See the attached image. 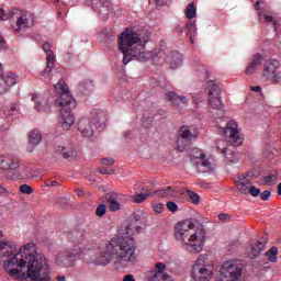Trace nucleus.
Wrapping results in <instances>:
<instances>
[{
  "mask_svg": "<svg viewBox=\"0 0 281 281\" xmlns=\"http://www.w3.org/2000/svg\"><path fill=\"white\" fill-rule=\"evenodd\" d=\"M36 100V101H35ZM32 101H35V111L38 113H50L52 102L49 101V94L45 97H40L37 94L32 95Z\"/></svg>",
  "mask_w": 281,
  "mask_h": 281,
  "instance_id": "nucleus-16",
  "label": "nucleus"
},
{
  "mask_svg": "<svg viewBox=\"0 0 281 281\" xmlns=\"http://www.w3.org/2000/svg\"><path fill=\"white\" fill-rule=\"evenodd\" d=\"M248 194H250V196H260V189L250 186V189L248 190Z\"/></svg>",
  "mask_w": 281,
  "mask_h": 281,
  "instance_id": "nucleus-46",
  "label": "nucleus"
},
{
  "mask_svg": "<svg viewBox=\"0 0 281 281\" xmlns=\"http://www.w3.org/2000/svg\"><path fill=\"white\" fill-rule=\"evenodd\" d=\"M207 233L203 225L194 229V223L186 220L178 222L175 226V238L181 243L183 249L189 254H201L205 247Z\"/></svg>",
  "mask_w": 281,
  "mask_h": 281,
  "instance_id": "nucleus-4",
  "label": "nucleus"
},
{
  "mask_svg": "<svg viewBox=\"0 0 281 281\" xmlns=\"http://www.w3.org/2000/svg\"><path fill=\"white\" fill-rule=\"evenodd\" d=\"M166 271V263L164 262H156L155 269L149 270L147 273L148 281H172V277Z\"/></svg>",
  "mask_w": 281,
  "mask_h": 281,
  "instance_id": "nucleus-14",
  "label": "nucleus"
},
{
  "mask_svg": "<svg viewBox=\"0 0 281 281\" xmlns=\"http://www.w3.org/2000/svg\"><path fill=\"white\" fill-rule=\"evenodd\" d=\"M80 254H82L81 247L70 248L68 250L60 251L55 258V265L61 268L74 267Z\"/></svg>",
  "mask_w": 281,
  "mask_h": 281,
  "instance_id": "nucleus-9",
  "label": "nucleus"
},
{
  "mask_svg": "<svg viewBox=\"0 0 281 281\" xmlns=\"http://www.w3.org/2000/svg\"><path fill=\"white\" fill-rule=\"evenodd\" d=\"M79 91H81L83 95H89V93L93 91V81H82L79 85Z\"/></svg>",
  "mask_w": 281,
  "mask_h": 281,
  "instance_id": "nucleus-33",
  "label": "nucleus"
},
{
  "mask_svg": "<svg viewBox=\"0 0 281 281\" xmlns=\"http://www.w3.org/2000/svg\"><path fill=\"white\" fill-rule=\"evenodd\" d=\"M0 49H8V43L1 35H0Z\"/></svg>",
  "mask_w": 281,
  "mask_h": 281,
  "instance_id": "nucleus-51",
  "label": "nucleus"
},
{
  "mask_svg": "<svg viewBox=\"0 0 281 281\" xmlns=\"http://www.w3.org/2000/svg\"><path fill=\"white\" fill-rule=\"evenodd\" d=\"M194 36L195 35H189V41L192 45H194Z\"/></svg>",
  "mask_w": 281,
  "mask_h": 281,
  "instance_id": "nucleus-61",
  "label": "nucleus"
},
{
  "mask_svg": "<svg viewBox=\"0 0 281 281\" xmlns=\"http://www.w3.org/2000/svg\"><path fill=\"white\" fill-rule=\"evenodd\" d=\"M146 43H148V35L144 32H135L134 30H125L119 37V52L123 53V65H128L133 58L139 63H146L153 58L154 63H159L157 58H162L172 69L181 67L183 56L177 50H172L167 57L164 52L153 53L146 50Z\"/></svg>",
  "mask_w": 281,
  "mask_h": 281,
  "instance_id": "nucleus-2",
  "label": "nucleus"
},
{
  "mask_svg": "<svg viewBox=\"0 0 281 281\" xmlns=\"http://www.w3.org/2000/svg\"><path fill=\"white\" fill-rule=\"evenodd\" d=\"M106 214V205L100 204L97 206L95 215L99 216V218H102Z\"/></svg>",
  "mask_w": 281,
  "mask_h": 281,
  "instance_id": "nucleus-42",
  "label": "nucleus"
},
{
  "mask_svg": "<svg viewBox=\"0 0 281 281\" xmlns=\"http://www.w3.org/2000/svg\"><path fill=\"white\" fill-rule=\"evenodd\" d=\"M2 112L7 117H12V115H16L19 113V109H16V103H10L2 108Z\"/></svg>",
  "mask_w": 281,
  "mask_h": 281,
  "instance_id": "nucleus-32",
  "label": "nucleus"
},
{
  "mask_svg": "<svg viewBox=\"0 0 281 281\" xmlns=\"http://www.w3.org/2000/svg\"><path fill=\"white\" fill-rule=\"evenodd\" d=\"M187 36H196V23L191 21L187 22Z\"/></svg>",
  "mask_w": 281,
  "mask_h": 281,
  "instance_id": "nucleus-39",
  "label": "nucleus"
},
{
  "mask_svg": "<svg viewBox=\"0 0 281 281\" xmlns=\"http://www.w3.org/2000/svg\"><path fill=\"white\" fill-rule=\"evenodd\" d=\"M57 281H66L65 276H58V277H57Z\"/></svg>",
  "mask_w": 281,
  "mask_h": 281,
  "instance_id": "nucleus-62",
  "label": "nucleus"
},
{
  "mask_svg": "<svg viewBox=\"0 0 281 281\" xmlns=\"http://www.w3.org/2000/svg\"><path fill=\"white\" fill-rule=\"evenodd\" d=\"M13 15L16 18V22L13 25V32L15 34H23V32L34 26V14L29 11L15 9Z\"/></svg>",
  "mask_w": 281,
  "mask_h": 281,
  "instance_id": "nucleus-7",
  "label": "nucleus"
},
{
  "mask_svg": "<svg viewBox=\"0 0 281 281\" xmlns=\"http://www.w3.org/2000/svg\"><path fill=\"white\" fill-rule=\"evenodd\" d=\"M86 236H87V232H85V229H76L71 232L70 241L75 244L74 249H76V247H80V245L85 243Z\"/></svg>",
  "mask_w": 281,
  "mask_h": 281,
  "instance_id": "nucleus-26",
  "label": "nucleus"
},
{
  "mask_svg": "<svg viewBox=\"0 0 281 281\" xmlns=\"http://www.w3.org/2000/svg\"><path fill=\"white\" fill-rule=\"evenodd\" d=\"M54 89L59 97L56 100V104L59 105L60 109V124L65 131H69L76 119L74 117V113H71V109H76V100L71 97V92H69V88L65 80H59L58 83L54 85Z\"/></svg>",
  "mask_w": 281,
  "mask_h": 281,
  "instance_id": "nucleus-5",
  "label": "nucleus"
},
{
  "mask_svg": "<svg viewBox=\"0 0 281 281\" xmlns=\"http://www.w3.org/2000/svg\"><path fill=\"white\" fill-rule=\"evenodd\" d=\"M42 49L46 54V68L44 69V76H49V74H52V69H54V63H56V55H54V50H52V45H49V43H44Z\"/></svg>",
  "mask_w": 281,
  "mask_h": 281,
  "instance_id": "nucleus-18",
  "label": "nucleus"
},
{
  "mask_svg": "<svg viewBox=\"0 0 281 281\" xmlns=\"http://www.w3.org/2000/svg\"><path fill=\"white\" fill-rule=\"evenodd\" d=\"M260 3H262L260 0H258L255 4V10L259 12V21H263V23H272L276 27V30H280V24L278 21H274V19L271 15L265 14L263 11H260Z\"/></svg>",
  "mask_w": 281,
  "mask_h": 281,
  "instance_id": "nucleus-25",
  "label": "nucleus"
},
{
  "mask_svg": "<svg viewBox=\"0 0 281 281\" xmlns=\"http://www.w3.org/2000/svg\"><path fill=\"white\" fill-rule=\"evenodd\" d=\"M43 140V136L41 135V132L38 130H33L29 134V144L30 146H38L41 142Z\"/></svg>",
  "mask_w": 281,
  "mask_h": 281,
  "instance_id": "nucleus-30",
  "label": "nucleus"
},
{
  "mask_svg": "<svg viewBox=\"0 0 281 281\" xmlns=\"http://www.w3.org/2000/svg\"><path fill=\"white\" fill-rule=\"evenodd\" d=\"M187 194H188L189 199L191 200V202L194 203V205H199V203H201V196L198 195L196 192L188 190Z\"/></svg>",
  "mask_w": 281,
  "mask_h": 281,
  "instance_id": "nucleus-40",
  "label": "nucleus"
},
{
  "mask_svg": "<svg viewBox=\"0 0 281 281\" xmlns=\"http://www.w3.org/2000/svg\"><path fill=\"white\" fill-rule=\"evenodd\" d=\"M101 164H103V166H113L115 160L113 158H102Z\"/></svg>",
  "mask_w": 281,
  "mask_h": 281,
  "instance_id": "nucleus-48",
  "label": "nucleus"
},
{
  "mask_svg": "<svg viewBox=\"0 0 281 281\" xmlns=\"http://www.w3.org/2000/svg\"><path fill=\"white\" fill-rule=\"evenodd\" d=\"M154 212H156V214H161V212H164V204L161 203H157L154 204Z\"/></svg>",
  "mask_w": 281,
  "mask_h": 281,
  "instance_id": "nucleus-49",
  "label": "nucleus"
},
{
  "mask_svg": "<svg viewBox=\"0 0 281 281\" xmlns=\"http://www.w3.org/2000/svg\"><path fill=\"white\" fill-rule=\"evenodd\" d=\"M209 98L221 95V88L214 83V81H209L206 87Z\"/></svg>",
  "mask_w": 281,
  "mask_h": 281,
  "instance_id": "nucleus-31",
  "label": "nucleus"
},
{
  "mask_svg": "<svg viewBox=\"0 0 281 281\" xmlns=\"http://www.w3.org/2000/svg\"><path fill=\"white\" fill-rule=\"evenodd\" d=\"M100 175H113V171L108 169H101Z\"/></svg>",
  "mask_w": 281,
  "mask_h": 281,
  "instance_id": "nucleus-56",
  "label": "nucleus"
},
{
  "mask_svg": "<svg viewBox=\"0 0 281 281\" xmlns=\"http://www.w3.org/2000/svg\"><path fill=\"white\" fill-rule=\"evenodd\" d=\"M209 105L211 106V109H222L223 101L221 100V95L209 97Z\"/></svg>",
  "mask_w": 281,
  "mask_h": 281,
  "instance_id": "nucleus-35",
  "label": "nucleus"
},
{
  "mask_svg": "<svg viewBox=\"0 0 281 281\" xmlns=\"http://www.w3.org/2000/svg\"><path fill=\"white\" fill-rule=\"evenodd\" d=\"M100 124V113H97L91 120L82 117L78 121V131L83 137H92L93 126Z\"/></svg>",
  "mask_w": 281,
  "mask_h": 281,
  "instance_id": "nucleus-13",
  "label": "nucleus"
},
{
  "mask_svg": "<svg viewBox=\"0 0 281 281\" xmlns=\"http://www.w3.org/2000/svg\"><path fill=\"white\" fill-rule=\"evenodd\" d=\"M1 76H4V75H3V64L0 63V78Z\"/></svg>",
  "mask_w": 281,
  "mask_h": 281,
  "instance_id": "nucleus-63",
  "label": "nucleus"
},
{
  "mask_svg": "<svg viewBox=\"0 0 281 281\" xmlns=\"http://www.w3.org/2000/svg\"><path fill=\"white\" fill-rule=\"evenodd\" d=\"M192 277L195 281H210L212 280V270L205 266V256L200 255L192 267Z\"/></svg>",
  "mask_w": 281,
  "mask_h": 281,
  "instance_id": "nucleus-10",
  "label": "nucleus"
},
{
  "mask_svg": "<svg viewBox=\"0 0 281 281\" xmlns=\"http://www.w3.org/2000/svg\"><path fill=\"white\" fill-rule=\"evenodd\" d=\"M55 153L57 155H61L64 159H69L76 155V150L74 149V145H68L67 147L61 145L55 146Z\"/></svg>",
  "mask_w": 281,
  "mask_h": 281,
  "instance_id": "nucleus-28",
  "label": "nucleus"
},
{
  "mask_svg": "<svg viewBox=\"0 0 281 281\" xmlns=\"http://www.w3.org/2000/svg\"><path fill=\"white\" fill-rule=\"evenodd\" d=\"M251 91L259 92L262 91V88L260 86H254L251 87Z\"/></svg>",
  "mask_w": 281,
  "mask_h": 281,
  "instance_id": "nucleus-59",
  "label": "nucleus"
},
{
  "mask_svg": "<svg viewBox=\"0 0 281 281\" xmlns=\"http://www.w3.org/2000/svg\"><path fill=\"white\" fill-rule=\"evenodd\" d=\"M205 157V154L200 148H193L190 151V158L196 159V161H201L202 158Z\"/></svg>",
  "mask_w": 281,
  "mask_h": 281,
  "instance_id": "nucleus-37",
  "label": "nucleus"
},
{
  "mask_svg": "<svg viewBox=\"0 0 281 281\" xmlns=\"http://www.w3.org/2000/svg\"><path fill=\"white\" fill-rule=\"evenodd\" d=\"M143 190L145 191V193H138L133 196L134 203H144V201H146V199L150 196V189L143 187Z\"/></svg>",
  "mask_w": 281,
  "mask_h": 281,
  "instance_id": "nucleus-34",
  "label": "nucleus"
},
{
  "mask_svg": "<svg viewBox=\"0 0 281 281\" xmlns=\"http://www.w3.org/2000/svg\"><path fill=\"white\" fill-rule=\"evenodd\" d=\"M0 20H5V11L3 9H0Z\"/></svg>",
  "mask_w": 281,
  "mask_h": 281,
  "instance_id": "nucleus-60",
  "label": "nucleus"
},
{
  "mask_svg": "<svg viewBox=\"0 0 281 281\" xmlns=\"http://www.w3.org/2000/svg\"><path fill=\"white\" fill-rule=\"evenodd\" d=\"M123 281H135V278L133 277V274H127L123 278Z\"/></svg>",
  "mask_w": 281,
  "mask_h": 281,
  "instance_id": "nucleus-55",
  "label": "nucleus"
},
{
  "mask_svg": "<svg viewBox=\"0 0 281 281\" xmlns=\"http://www.w3.org/2000/svg\"><path fill=\"white\" fill-rule=\"evenodd\" d=\"M180 194H181V191H179V189L172 188V187H167V188L156 191V196H160V199H166L168 196L170 199H179Z\"/></svg>",
  "mask_w": 281,
  "mask_h": 281,
  "instance_id": "nucleus-22",
  "label": "nucleus"
},
{
  "mask_svg": "<svg viewBox=\"0 0 281 281\" xmlns=\"http://www.w3.org/2000/svg\"><path fill=\"white\" fill-rule=\"evenodd\" d=\"M218 218H220V221H227V218H229V215H227V214H220Z\"/></svg>",
  "mask_w": 281,
  "mask_h": 281,
  "instance_id": "nucleus-58",
  "label": "nucleus"
},
{
  "mask_svg": "<svg viewBox=\"0 0 281 281\" xmlns=\"http://www.w3.org/2000/svg\"><path fill=\"white\" fill-rule=\"evenodd\" d=\"M8 194H10V191L0 184V196H8Z\"/></svg>",
  "mask_w": 281,
  "mask_h": 281,
  "instance_id": "nucleus-53",
  "label": "nucleus"
},
{
  "mask_svg": "<svg viewBox=\"0 0 281 281\" xmlns=\"http://www.w3.org/2000/svg\"><path fill=\"white\" fill-rule=\"evenodd\" d=\"M184 14L187 19H194L196 16V5H194V2L188 4Z\"/></svg>",
  "mask_w": 281,
  "mask_h": 281,
  "instance_id": "nucleus-36",
  "label": "nucleus"
},
{
  "mask_svg": "<svg viewBox=\"0 0 281 281\" xmlns=\"http://www.w3.org/2000/svg\"><path fill=\"white\" fill-rule=\"evenodd\" d=\"M19 82V77L14 72H5L0 77V95L9 92Z\"/></svg>",
  "mask_w": 281,
  "mask_h": 281,
  "instance_id": "nucleus-15",
  "label": "nucleus"
},
{
  "mask_svg": "<svg viewBox=\"0 0 281 281\" xmlns=\"http://www.w3.org/2000/svg\"><path fill=\"white\" fill-rule=\"evenodd\" d=\"M241 177H247L251 181L252 179H256V177L258 176L254 171H248L246 175H241Z\"/></svg>",
  "mask_w": 281,
  "mask_h": 281,
  "instance_id": "nucleus-52",
  "label": "nucleus"
},
{
  "mask_svg": "<svg viewBox=\"0 0 281 281\" xmlns=\"http://www.w3.org/2000/svg\"><path fill=\"white\" fill-rule=\"evenodd\" d=\"M262 76L270 82H280V61L277 59H269L263 64Z\"/></svg>",
  "mask_w": 281,
  "mask_h": 281,
  "instance_id": "nucleus-11",
  "label": "nucleus"
},
{
  "mask_svg": "<svg viewBox=\"0 0 281 281\" xmlns=\"http://www.w3.org/2000/svg\"><path fill=\"white\" fill-rule=\"evenodd\" d=\"M216 113L214 115L215 120L216 119H221L225 115V112L220 108V109H215Z\"/></svg>",
  "mask_w": 281,
  "mask_h": 281,
  "instance_id": "nucleus-50",
  "label": "nucleus"
},
{
  "mask_svg": "<svg viewBox=\"0 0 281 281\" xmlns=\"http://www.w3.org/2000/svg\"><path fill=\"white\" fill-rule=\"evenodd\" d=\"M214 160L207 158L206 156L198 161H195L198 172H214Z\"/></svg>",
  "mask_w": 281,
  "mask_h": 281,
  "instance_id": "nucleus-21",
  "label": "nucleus"
},
{
  "mask_svg": "<svg viewBox=\"0 0 281 281\" xmlns=\"http://www.w3.org/2000/svg\"><path fill=\"white\" fill-rule=\"evenodd\" d=\"M108 203L110 205L111 212H117L120 210L121 205L120 202H117V193L116 192H110L106 194Z\"/></svg>",
  "mask_w": 281,
  "mask_h": 281,
  "instance_id": "nucleus-29",
  "label": "nucleus"
},
{
  "mask_svg": "<svg viewBox=\"0 0 281 281\" xmlns=\"http://www.w3.org/2000/svg\"><path fill=\"white\" fill-rule=\"evenodd\" d=\"M20 192H22V194H33L34 189L30 184H22L20 186Z\"/></svg>",
  "mask_w": 281,
  "mask_h": 281,
  "instance_id": "nucleus-43",
  "label": "nucleus"
},
{
  "mask_svg": "<svg viewBox=\"0 0 281 281\" xmlns=\"http://www.w3.org/2000/svg\"><path fill=\"white\" fill-rule=\"evenodd\" d=\"M21 162L12 155L0 156V170H19Z\"/></svg>",
  "mask_w": 281,
  "mask_h": 281,
  "instance_id": "nucleus-17",
  "label": "nucleus"
},
{
  "mask_svg": "<svg viewBox=\"0 0 281 281\" xmlns=\"http://www.w3.org/2000/svg\"><path fill=\"white\" fill-rule=\"evenodd\" d=\"M59 183L56 180H46L43 184V188H56Z\"/></svg>",
  "mask_w": 281,
  "mask_h": 281,
  "instance_id": "nucleus-44",
  "label": "nucleus"
},
{
  "mask_svg": "<svg viewBox=\"0 0 281 281\" xmlns=\"http://www.w3.org/2000/svg\"><path fill=\"white\" fill-rule=\"evenodd\" d=\"M0 238L3 233L0 231ZM0 258H7L4 261V271L11 278H21V270L27 267L26 277L31 281H52L49 276V263L45 255L36 251V245L29 243L16 252L14 241L0 240Z\"/></svg>",
  "mask_w": 281,
  "mask_h": 281,
  "instance_id": "nucleus-1",
  "label": "nucleus"
},
{
  "mask_svg": "<svg viewBox=\"0 0 281 281\" xmlns=\"http://www.w3.org/2000/svg\"><path fill=\"white\" fill-rule=\"evenodd\" d=\"M166 100L171 102L173 106H179V104H188V98L186 95H179L176 92L169 91L166 93Z\"/></svg>",
  "mask_w": 281,
  "mask_h": 281,
  "instance_id": "nucleus-27",
  "label": "nucleus"
},
{
  "mask_svg": "<svg viewBox=\"0 0 281 281\" xmlns=\"http://www.w3.org/2000/svg\"><path fill=\"white\" fill-rule=\"evenodd\" d=\"M75 192L79 196H85V191L82 189H76Z\"/></svg>",
  "mask_w": 281,
  "mask_h": 281,
  "instance_id": "nucleus-57",
  "label": "nucleus"
},
{
  "mask_svg": "<svg viewBox=\"0 0 281 281\" xmlns=\"http://www.w3.org/2000/svg\"><path fill=\"white\" fill-rule=\"evenodd\" d=\"M243 276V263L240 260H229L224 262L216 278L217 281H240Z\"/></svg>",
  "mask_w": 281,
  "mask_h": 281,
  "instance_id": "nucleus-6",
  "label": "nucleus"
},
{
  "mask_svg": "<svg viewBox=\"0 0 281 281\" xmlns=\"http://www.w3.org/2000/svg\"><path fill=\"white\" fill-rule=\"evenodd\" d=\"M88 5H91L94 12L104 14V16H109V12H111V2L109 0H88Z\"/></svg>",
  "mask_w": 281,
  "mask_h": 281,
  "instance_id": "nucleus-19",
  "label": "nucleus"
},
{
  "mask_svg": "<svg viewBox=\"0 0 281 281\" xmlns=\"http://www.w3.org/2000/svg\"><path fill=\"white\" fill-rule=\"evenodd\" d=\"M265 245H267V241L265 239L251 241L249 247L247 248L248 258H258V256L262 254Z\"/></svg>",
  "mask_w": 281,
  "mask_h": 281,
  "instance_id": "nucleus-20",
  "label": "nucleus"
},
{
  "mask_svg": "<svg viewBox=\"0 0 281 281\" xmlns=\"http://www.w3.org/2000/svg\"><path fill=\"white\" fill-rule=\"evenodd\" d=\"M263 186H276V181H278L277 175H269L261 179Z\"/></svg>",
  "mask_w": 281,
  "mask_h": 281,
  "instance_id": "nucleus-38",
  "label": "nucleus"
},
{
  "mask_svg": "<svg viewBox=\"0 0 281 281\" xmlns=\"http://www.w3.org/2000/svg\"><path fill=\"white\" fill-rule=\"evenodd\" d=\"M156 5H166L168 3V0H154Z\"/></svg>",
  "mask_w": 281,
  "mask_h": 281,
  "instance_id": "nucleus-54",
  "label": "nucleus"
},
{
  "mask_svg": "<svg viewBox=\"0 0 281 281\" xmlns=\"http://www.w3.org/2000/svg\"><path fill=\"white\" fill-rule=\"evenodd\" d=\"M262 65V55L260 54H255L251 61L248 64L245 74L246 76H251L254 72Z\"/></svg>",
  "mask_w": 281,
  "mask_h": 281,
  "instance_id": "nucleus-24",
  "label": "nucleus"
},
{
  "mask_svg": "<svg viewBox=\"0 0 281 281\" xmlns=\"http://www.w3.org/2000/svg\"><path fill=\"white\" fill-rule=\"evenodd\" d=\"M235 186L240 194H248L251 188V179H248L245 176H239L238 180L235 182Z\"/></svg>",
  "mask_w": 281,
  "mask_h": 281,
  "instance_id": "nucleus-23",
  "label": "nucleus"
},
{
  "mask_svg": "<svg viewBox=\"0 0 281 281\" xmlns=\"http://www.w3.org/2000/svg\"><path fill=\"white\" fill-rule=\"evenodd\" d=\"M267 256L270 262H276V260H278V249L276 247L270 248L267 251Z\"/></svg>",
  "mask_w": 281,
  "mask_h": 281,
  "instance_id": "nucleus-41",
  "label": "nucleus"
},
{
  "mask_svg": "<svg viewBox=\"0 0 281 281\" xmlns=\"http://www.w3.org/2000/svg\"><path fill=\"white\" fill-rule=\"evenodd\" d=\"M142 226L130 224L125 227V232L121 236H115L105 244L99 246V254L94 260L95 265L106 267L110 262L128 267L137 260V246L135 245V234H140Z\"/></svg>",
  "mask_w": 281,
  "mask_h": 281,
  "instance_id": "nucleus-3",
  "label": "nucleus"
},
{
  "mask_svg": "<svg viewBox=\"0 0 281 281\" xmlns=\"http://www.w3.org/2000/svg\"><path fill=\"white\" fill-rule=\"evenodd\" d=\"M261 201H269V196H271V191L265 190L262 193H259Z\"/></svg>",
  "mask_w": 281,
  "mask_h": 281,
  "instance_id": "nucleus-47",
  "label": "nucleus"
},
{
  "mask_svg": "<svg viewBox=\"0 0 281 281\" xmlns=\"http://www.w3.org/2000/svg\"><path fill=\"white\" fill-rule=\"evenodd\" d=\"M225 142L232 146H240L243 144V136L238 132V124L234 121H229L224 130Z\"/></svg>",
  "mask_w": 281,
  "mask_h": 281,
  "instance_id": "nucleus-12",
  "label": "nucleus"
},
{
  "mask_svg": "<svg viewBox=\"0 0 281 281\" xmlns=\"http://www.w3.org/2000/svg\"><path fill=\"white\" fill-rule=\"evenodd\" d=\"M199 135V128L194 125H182L178 132V143L177 150L183 153L190 144H192V139Z\"/></svg>",
  "mask_w": 281,
  "mask_h": 281,
  "instance_id": "nucleus-8",
  "label": "nucleus"
},
{
  "mask_svg": "<svg viewBox=\"0 0 281 281\" xmlns=\"http://www.w3.org/2000/svg\"><path fill=\"white\" fill-rule=\"evenodd\" d=\"M167 210H169V212H177L179 210V205H177V203L169 201L167 202Z\"/></svg>",
  "mask_w": 281,
  "mask_h": 281,
  "instance_id": "nucleus-45",
  "label": "nucleus"
},
{
  "mask_svg": "<svg viewBox=\"0 0 281 281\" xmlns=\"http://www.w3.org/2000/svg\"><path fill=\"white\" fill-rule=\"evenodd\" d=\"M278 194H279V196H281V182L278 184Z\"/></svg>",
  "mask_w": 281,
  "mask_h": 281,
  "instance_id": "nucleus-64",
  "label": "nucleus"
}]
</instances>
